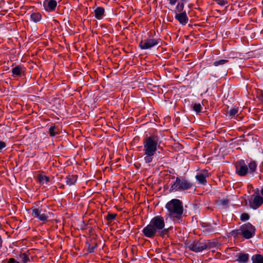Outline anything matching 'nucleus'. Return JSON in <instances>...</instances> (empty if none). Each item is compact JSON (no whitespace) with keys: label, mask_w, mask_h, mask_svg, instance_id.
I'll return each mask as SVG.
<instances>
[{"label":"nucleus","mask_w":263,"mask_h":263,"mask_svg":"<svg viewBox=\"0 0 263 263\" xmlns=\"http://www.w3.org/2000/svg\"><path fill=\"white\" fill-rule=\"evenodd\" d=\"M170 228H165L164 217L161 215L154 217L148 224L145 227L142 232L147 238H154L157 235L162 237L168 236Z\"/></svg>","instance_id":"nucleus-1"},{"label":"nucleus","mask_w":263,"mask_h":263,"mask_svg":"<svg viewBox=\"0 0 263 263\" xmlns=\"http://www.w3.org/2000/svg\"><path fill=\"white\" fill-rule=\"evenodd\" d=\"M161 140L157 133L146 135L143 139V153L145 163H149L154 159Z\"/></svg>","instance_id":"nucleus-2"},{"label":"nucleus","mask_w":263,"mask_h":263,"mask_svg":"<svg viewBox=\"0 0 263 263\" xmlns=\"http://www.w3.org/2000/svg\"><path fill=\"white\" fill-rule=\"evenodd\" d=\"M165 208L168 212V216L173 221L179 222L183 213L182 202L179 199H173L166 203Z\"/></svg>","instance_id":"nucleus-3"},{"label":"nucleus","mask_w":263,"mask_h":263,"mask_svg":"<svg viewBox=\"0 0 263 263\" xmlns=\"http://www.w3.org/2000/svg\"><path fill=\"white\" fill-rule=\"evenodd\" d=\"M257 164L255 161H251L248 164L244 160L237 161L235 163V173L239 176H246L248 173L253 174L256 170Z\"/></svg>","instance_id":"nucleus-4"},{"label":"nucleus","mask_w":263,"mask_h":263,"mask_svg":"<svg viewBox=\"0 0 263 263\" xmlns=\"http://www.w3.org/2000/svg\"><path fill=\"white\" fill-rule=\"evenodd\" d=\"M194 187V184L183 177H176V180L172 184L170 192H182L190 190Z\"/></svg>","instance_id":"nucleus-5"},{"label":"nucleus","mask_w":263,"mask_h":263,"mask_svg":"<svg viewBox=\"0 0 263 263\" xmlns=\"http://www.w3.org/2000/svg\"><path fill=\"white\" fill-rule=\"evenodd\" d=\"M155 31L151 30L147 33V36H145L140 41L139 47L141 49L146 50L158 45L161 40L159 38L155 37Z\"/></svg>","instance_id":"nucleus-6"},{"label":"nucleus","mask_w":263,"mask_h":263,"mask_svg":"<svg viewBox=\"0 0 263 263\" xmlns=\"http://www.w3.org/2000/svg\"><path fill=\"white\" fill-rule=\"evenodd\" d=\"M215 244L210 240L194 241L188 244L190 250L196 253L201 252L204 250L214 247Z\"/></svg>","instance_id":"nucleus-7"},{"label":"nucleus","mask_w":263,"mask_h":263,"mask_svg":"<svg viewBox=\"0 0 263 263\" xmlns=\"http://www.w3.org/2000/svg\"><path fill=\"white\" fill-rule=\"evenodd\" d=\"M241 236L245 239H248L255 235L256 228L250 222H247L240 226Z\"/></svg>","instance_id":"nucleus-8"},{"label":"nucleus","mask_w":263,"mask_h":263,"mask_svg":"<svg viewBox=\"0 0 263 263\" xmlns=\"http://www.w3.org/2000/svg\"><path fill=\"white\" fill-rule=\"evenodd\" d=\"M249 203L250 208L256 210L262 204L263 197L259 195H257L253 197L252 195L249 200Z\"/></svg>","instance_id":"nucleus-9"},{"label":"nucleus","mask_w":263,"mask_h":263,"mask_svg":"<svg viewBox=\"0 0 263 263\" xmlns=\"http://www.w3.org/2000/svg\"><path fill=\"white\" fill-rule=\"evenodd\" d=\"M32 211V215L34 218H37L39 220L45 222L47 221L48 216L46 215L45 213L41 214V211L37 208H32L31 209Z\"/></svg>","instance_id":"nucleus-10"},{"label":"nucleus","mask_w":263,"mask_h":263,"mask_svg":"<svg viewBox=\"0 0 263 263\" xmlns=\"http://www.w3.org/2000/svg\"><path fill=\"white\" fill-rule=\"evenodd\" d=\"M57 6V2L55 0H44L43 7L47 12H52L55 10Z\"/></svg>","instance_id":"nucleus-11"},{"label":"nucleus","mask_w":263,"mask_h":263,"mask_svg":"<svg viewBox=\"0 0 263 263\" xmlns=\"http://www.w3.org/2000/svg\"><path fill=\"white\" fill-rule=\"evenodd\" d=\"M175 18L182 25H186L189 22V17L185 11L182 13L176 14Z\"/></svg>","instance_id":"nucleus-12"},{"label":"nucleus","mask_w":263,"mask_h":263,"mask_svg":"<svg viewBox=\"0 0 263 263\" xmlns=\"http://www.w3.org/2000/svg\"><path fill=\"white\" fill-rule=\"evenodd\" d=\"M208 177V173L204 170L202 172L196 175L195 178L200 184L205 185L207 183L206 178Z\"/></svg>","instance_id":"nucleus-13"},{"label":"nucleus","mask_w":263,"mask_h":263,"mask_svg":"<svg viewBox=\"0 0 263 263\" xmlns=\"http://www.w3.org/2000/svg\"><path fill=\"white\" fill-rule=\"evenodd\" d=\"M95 16L98 20H101L105 15V9L101 7H97L94 11Z\"/></svg>","instance_id":"nucleus-14"},{"label":"nucleus","mask_w":263,"mask_h":263,"mask_svg":"<svg viewBox=\"0 0 263 263\" xmlns=\"http://www.w3.org/2000/svg\"><path fill=\"white\" fill-rule=\"evenodd\" d=\"M78 176L77 175H69L65 178V181L67 185L71 186L74 185L77 182Z\"/></svg>","instance_id":"nucleus-15"},{"label":"nucleus","mask_w":263,"mask_h":263,"mask_svg":"<svg viewBox=\"0 0 263 263\" xmlns=\"http://www.w3.org/2000/svg\"><path fill=\"white\" fill-rule=\"evenodd\" d=\"M24 71V68L20 65H17L12 69V73L13 76L21 77L22 74Z\"/></svg>","instance_id":"nucleus-16"},{"label":"nucleus","mask_w":263,"mask_h":263,"mask_svg":"<svg viewBox=\"0 0 263 263\" xmlns=\"http://www.w3.org/2000/svg\"><path fill=\"white\" fill-rule=\"evenodd\" d=\"M19 258L21 259V263H27L30 262L29 255L28 253L21 252L18 255Z\"/></svg>","instance_id":"nucleus-17"},{"label":"nucleus","mask_w":263,"mask_h":263,"mask_svg":"<svg viewBox=\"0 0 263 263\" xmlns=\"http://www.w3.org/2000/svg\"><path fill=\"white\" fill-rule=\"evenodd\" d=\"M37 180L40 183L43 184L44 183H48L49 182L50 179L49 177L47 176L39 174L37 176Z\"/></svg>","instance_id":"nucleus-18"},{"label":"nucleus","mask_w":263,"mask_h":263,"mask_svg":"<svg viewBox=\"0 0 263 263\" xmlns=\"http://www.w3.org/2000/svg\"><path fill=\"white\" fill-rule=\"evenodd\" d=\"M252 263H263V255L256 254L252 256Z\"/></svg>","instance_id":"nucleus-19"},{"label":"nucleus","mask_w":263,"mask_h":263,"mask_svg":"<svg viewBox=\"0 0 263 263\" xmlns=\"http://www.w3.org/2000/svg\"><path fill=\"white\" fill-rule=\"evenodd\" d=\"M184 7V3L182 2H179L177 4V6H176L175 9H174V13L175 14H178L182 13L184 12L183 9Z\"/></svg>","instance_id":"nucleus-20"},{"label":"nucleus","mask_w":263,"mask_h":263,"mask_svg":"<svg viewBox=\"0 0 263 263\" xmlns=\"http://www.w3.org/2000/svg\"><path fill=\"white\" fill-rule=\"evenodd\" d=\"M30 18L32 21L37 23L41 21L42 18V15L39 12H34L31 14Z\"/></svg>","instance_id":"nucleus-21"},{"label":"nucleus","mask_w":263,"mask_h":263,"mask_svg":"<svg viewBox=\"0 0 263 263\" xmlns=\"http://www.w3.org/2000/svg\"><path fill=\"white\" fill-rule=\"evenodd\" d=\"M49 134L51 137H54L59 134V129L55 126H51L49 128Z\"/></svg>","instance_id":"nucleus-22"},{"label":"nucleus","mask_w":263,"mask_h":263,"mask_svg":"<svg viewBox=\"0 0 263 263\" xmlns=\"http://www.w3.org/2000/svg\"><path fill=\"white\" fill-rule=\"evenodd\" d=\"M237 260L239 262L246 263L249 260V255L248 254H240L239 255Z\"/></svg>","instance_id":"nucleus-23"},{"label":"nucleus","mask_w":263,"mask_h":263,"mask_svg":"<svg viewBox=\"0 0 263 263\" xmlns=\"http://www.w3.org/2000/svg\"><path fill=\"white\" fill-rule=\"evenodd\" d=\"M202 108V106L200 103H195L192 106L193 110H194L197 113L200 112L201 111Z\"/></svg>","instance_id":"nucleus-24"},{"label":"nucleus","mask_w":263,"mask_h":263,"mask_svg":"<svg viewBox=\"0 0 263 263\" xmlns=\"http://www.w3.org/2000/svg\"><path fill=\"white\" fill-rule=\"evenodd\" d=\"M231 235L234 237H238L239 236H241V231L240 227L239 229L234 230L231 232Z\"/></svg>","instance_id":"nucleus-25"},{"label":"nucleus","mask_w":263,"mask_h":263,"mask_svg":"<svg viewBox=\"0 0 263 263\" xmlns=\"http://www.w3.org/2000/svg\"><path fill=\"white\" fill-rule=\"evenodd\" d=\"M228 62V60H220L216 61L214 62L213 63V65L217 67L219 65H224Z\"/></svg>","instance_id":"nucleus-26"},{"label":"nucleus","mask_w":263,"mask_h":263,"mask_svg":"<svg viewBox=\"0 0 263 263\" xmlns=\"http://www.w3.org/2000/svg\"><path fill=\"white\" fill-rule=\"evenodd\" d=\"M238 112V108L234 107V108H231L230 110L229 114L230 116H231V117H233L234 116H235L236 114H237Z\"/></svg>","instance_id":"nucleus-27"},{"label":"nucleus","mask_w":263,"mask_h":263,"mask_svg":"<svg viewBox=\"0 0 263 263\" xmlns=\"http://www.w3.org/2000/svg\"><path fill=\"white\" fill-rule=\"evenodd\" d=\"M250 218V216L248 213H243L241 214L240 219L242 221H245L249 220Z\"/></svg>","instance_id":"nucleus-28"},{"label":"nucleus","mask_w":263,"mask_h":263,"mask_svg":"<svg viewBox=\"0 0 263 263\" xmlns=\"http://www.w3.org/2000/svg\"><path fill=\"white\" fill-rule=\"evenodd\" d=\"M117 216L116 214H113V213H108L107 216H106V219L108 221H111L116 218Z\"/></svg>","instance_id":"nucleus-29"},{"label":"nucleus","mask_w":263,"mask_h":263,"mask_svg":"<svg viewBox=\"0 0 263 263\" xmlns=\"http://www.w3.org/2000/svg\"><path fill=\"white\" fill-rule=\"evenodd\" d=\"M215 2L218 5L221 6H224L228 4L227 0H215Z\"/></svg>","instance_id":"nucleus-30"},{"label":"nucleus","mask_w":263,"mask_h":263,"mask_svg":"<svg viewBox=\"0 0 263 263\" xmlns=\"http://www.w3.org/2000/svg\"><path fill=\"white\" fill-rule=\"evenodd\" d=\"M220 204L223 206H227L229 203V200L228 199H223L219 201Z\"/></svg>","instance_id":"nucleus-31"},{"label":"nucleus","mask_w":263,"mask_h":263,"mask_svg":"<svg viewBox=\"0 0 263 263\" xmlns=\"http://www.w3.org/2000/svg\"><path fill=\"white\" fill-rule=\"evenodd\" d=\"M97 246H98V245L97 243H96L94 246H89L88 248V252L90 253L94 252L95 250L96 249Z\"/></svg>","instance_id":"nucleus-32"},{"label":"nucleus","mask_w":263,"mask_h":263,"mask_svg":"<svg viewBox=\"0 0 263 263\" xmlns=\"http://www.w3.org/2000/svg\"><path fill=\"white\" fill-rule=\"evenodd\" d=\"M257 96L258 98L260 100H261L262 102H263V90H258Z\"/></svg>","instance_id":"nucleus-33"},{"label":"nucleus","mask_w":263,"mask_h":263,"mask_svg":"<svg viewBox=\"0 0 263 263\" xmlns=\"http://www.w3.org/2000/svg\"><path fill=\"white\" fill-rule=\"evenodd\" d=\"M7 263H21L14 258H10L7 259Z\"/></svg>","instance_id":"nucleus-34"},{"label":"nucleus","mask_w":263,"mask_h":263,"mask_svg":"<svg viewBox=\"0 0 263 263\" xmlns=\"http://www.w3.org/2000/svg\"><path fill=\"white\" fill-rule=\"evenodd\" d=\"M6 146V144L5 142L0 140V151L3 149Z\"/></svg>","instance_id":"nucleus-35"},{"label":"nucleus","mask_w":263,"mask_h":263,"mask_svg":"<svg viewBox=\"0 0 263 263\" xmlns=\"http://www.w3.org/2000/svg\"><path fill=\"white\" fill-rule=\"evenodd\" d=\"M169 3L171 5H174L178 0H168Z\"/></svg>","instance_id":"nucleus-36"},{"label":"nucleus","mask_w":263,"mask_h":263,"mask_svg":"<svg viewBox=\"0 0 263 263\" xmlns=\"http://www.w3.org/2000/svg\"><path fill=\"white\" fill-rule=\"evenodd\" d=\"M3 239L1 237V236L0 235V249H1V248L3 246Z\"/></svg>","instance_id":"nucleus-37"},{"label":"nucleus","mask_w":263,"mask_h":263,"mask_svg":"<svg viewBox=\"0 0 263 263\" xmlns=\"http://www.w3.org/2000/svg\"><path fill=\"white\" fill-rule=\"evenodd\" d=\"M260 193L263 196V187L260 190Z\"/></svg>","instance_id":"nucleus-38"}]
</instances>
